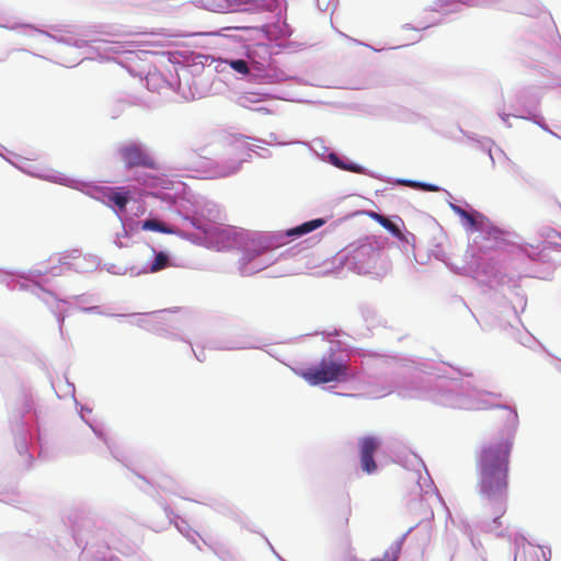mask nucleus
<instances>
[{"mask_svg": "<svg viewBox=\"0 0 561 561\" xmlns=\"http://www.w3.org/2000/svg\"><path fill=\"white\" fill-rule=\"evenodd\" d=\"M512 445L510 437L490 442L482 446L477 457L479 494L497 505L494 520L506 511Z\"/></svg>", "mask_w": 561, "mask_h": 561, "instance_id": "f257e3e1", "label": "nucleus"}, {"mask_svg": "<svg viewBox=\"0 0 561 561\" xmlns=\"http://www.w3.org/2000/svg\"><path fill=\"white\" fill-rule=\"evenodd\" d=\"M348 366L346 363L334 359L333 356L323 357L318 365L301 369L298 375L311 386H318L345 379Z\"/></svg>", "mask_w": 561, "mask_h": 561, "instance_id": "f03ea898", "label": "nucleus"}, {"mask_svg": "<svg viewBox=\"0 0 561 561\" xmlns=\"http://www.w3.org/2000/svg\"><path fill=\"white\" fill-rule=\"evenodd\" d=\"M119 154L128 169L141 167L158 169L154 159L139 145L128 144L119 149Z\"/></svg>", "mask_w": 561, "mask_h": 561, "instance_id": "7ed1b4c3", "label": "nucleus"}, {"mask_svg": "<svg viewBox=\"0 0 561 561\" xmlns=\"http://www.w3.org/2000/svg\"><path fill=\"white\" fill-rule=\"evenodd\" d=\"M380 446V442L375 436L362 437L358 442L362 469L367 473H373L377 469L374 460V454Z\"/></svg>", "mask_w": 561, "mask_h": 561, "instance_id": "20e7f679", "label": "nucleus"}, {"mask_svg": "<svg viewBox=\"0 0 561 561\" xmlns=\"http://www.w3.org/2000/svg\"><path fill=\"white\" fill-rule=\"evenodd\" d=\"M450 208L455 214L461 217L471 229L476 231H481L485 228L488 219L482 214L468 213L467 210L455 204H450Z\"/></svg>", "mask_w": 561, "mask_h": 561, "instance_id": "39448f33", "label": "nucleus"}, {"mask_svg": "<svg viewBox=\"0 0 561 561\" xmlns=\"http://www.w3.org/2000/svg\"><path fill=\"white\" fill-rule=\"evenodd\" d=\"M104 197L112 204H114L121 211L126 209V206L130 198V191L126 187H111L104 192Z\"/></svg>", "mask_w": 561, "mask_h": 561, "instance_id": "423d86ee", "label": "nucleus"}, {"mask_svg": "<svg viewBox=\"0 0 561 561\" xmlns=\"http://www.w3.org/2000/svg\"><path fill=\"white\" fill-rule=\"evenodd\" d=\"M369 217L377 221L379 225H381L389 232H391L394 237L399 239L403 237L400 228L396 224H393L389 218L375 211L369 213Z\"/></svg>", "mask_w": 561, "mask_h": 561, "instance_id": "0eeeda50", "label": "nucleus"}, {"mask_svg": "<svg viewBox=\"0 0 561 561\" xmlns=\"http://www.w3.org/2000/svg\"><path fill=\"white\" fill-rule=\"evenodd\" d=\"M141 228H142V230H146V231H157V232L167 233V234L175 233L174 228H172L157 219H147V220L142 221Z\"/></svg>", "mask_w": 561, "mask_h": 561, "instance_id": "6e6552de", "label": "nucleus"}, {"mask_svg": "<svg viewBox=\"0 0 561 561\" xmlns=\"http://www.w3.org/2000/svg\"><path fill=\"white\" fill-rule=\"evenodd\" d=\"M67 256H62L61 254H54L48 260L53 264L46 273H51L53 275H59L64 270H69L70 264L66 261Z\"/></svg>", "mask_w": 561, "mask_h": 561, "instance_id": "1a4fd4ad", "label": "nucleus"}, {"mask_svg": "<svg viewBox=\"0 0 561 561\" xmlns=\"http://www.w3.org/2000/svg\"><path fill=\"white\" fill-rule=\"evenodd\" d=\"M170 265L169 255L164 252L156 253L154 260L150 265V272L157 273L161 270L167 268Z\"/></svg>", "mask_w": 561, "mask_h": 561, "instance_id": "9d476101", "label": "nucleus"}, {"mask_svg": "<svg viewBox=\"0 0 561 561\" xmlns=\"http://www.w3.org/2000/svg\"><path fill=\"white\" fill-rule=\"evenodd\" d=\"M322 225H324L323 219H313V220H310L308 222H305V224L298 226L297 228H295L293 230L291 233L293 234H305V233H308V232H311V231L318 229Z\"/></svg>", "mask_w": 561, "mask_h": 561, "instance_id": "9b49d317", "label": "nucleus"}, {"mask_svg": "<svg viewBox=\"0 0 561 561\" xmlns=\"http://www.w3.org/2000/svg\"><path fill=\"white\" fill-rule=\"evenodd\" d=\"M401 546L396 542L391 545L383 553L382 558H375L370 561H397L400 554Z\"/></svg>", "mask_w": 561, "mask_h": 561, "instance_id": "f8f14e48", "label": "nucleus"}, {"mask_svg": "<svg viewBox=\"0 0 561 561\" xmlns=\"http://www.w3.org/2000/svg\"><path fill=\"white\" fill-rule=\"evenodd\" d=\"M227 62L234 71L241 75H248L250 71L247 61L242 59L229 60Z\"/></svg>", "mask_w": 561, "mask_h": 561, "instance_id": "ddd939ff", "label": "nucleus"}, {"mask_svg": "<svg viewBox=\"0 0 561 561\" xmlns=\"http://www.w3.org/2000/svg\"><path fill=\"white\" fill-rule=\"evenodd\" d=\"M190 222L192 224L193 227H195L198 230H202L204 233H208L209 232L208 229L205 226H203L198 219L191 218Z\"/></svg>", "mask_w": 561, "mask_h": 561, "instance_id": "4468645a", "label": "nucleus"}, {"mask_svg": "<svg viewBox=\"0 0 561 561\" xmlns=\"http://www.w3.org/2000/svg\"><path fill=\"white\" fill-rule=\"evenodd\" d=\"M503 413L505 414V417L512 423L516 421L517 415L511 409L503 408Z\"/></svg>", "mask_w": 561, "mask_h": 561, "instance_id": "2eb2a0df", "label": "nucleus"}, {"mask_svg": "<svg viewBox=\"0 0 561 561\" xmlns=\"http://www.w3.org/2000/svg\"><path fill=\"white\" fill-rule=\"evenodd\" d=\"M419 188L427 192H437L439 190L436 185L426 183H421V185H419Z\"/></svg>", "mask_w": 561, "mask_h": 561, "instance_id": "dca6fc26", "label": "nucleus"}, {"mask_svg": "<svg viewBox=\"0 0 561 561\" xmlns=\"http://www.w3.org/2000/svg\"><path fill=\"white\" fill-rule=\"evenodd\" d=\"M342 515H343V523H342V525H343L344 527H346V526H347V524H348V520H350V516H351V508L347 506V507L343 511V514H342Z\"/></svg>", "mask_w": 561, "mask_h": 561, "instance_id": "f3484780", "label": "nucleus"}, {"mask_svg": "<svg viewBox=\"0 0 561 561\" xmlns=\"http://www.w3.org/2000/svg\"><path fill=\"white\" fill-rule=\"evenodd\" d=\"M401 183L412 188H419V185H421V182H415L411 180L401 181Z\"/></svg>", "mask_w": 561, "mask_h": 561, "instance_id": "a211bd4d", "label": "nucleus"}, {"mask_svg": "<svg viewBox=\"0 0 561 561\" xmlns=\"http://www.w3.org/2000/svg\"><path fill=\"white\" fill-rule=\"evenodd\" d=\"M335 165H337L339 168H341L343 170H348V171H354V172H357L359 170V168H357V167L345 165V164L339 163V162H335Z\"/></svg>", "mask_w": 561, "mask_h": 561, "instance_id": "6ab92c4d", "label": "nucleus"}]
</instances>
